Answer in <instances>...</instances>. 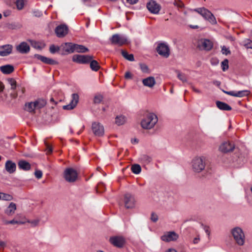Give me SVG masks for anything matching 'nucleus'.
<instances>
[{
  "label": "nucleus",
  "instance_id": "nucleus-1",
  "mask_svg": "<svg viewBox=\"0 0 252 252\" xmlns=\"http://www.w3.org/2000/svg\"><path fill=\"white\" fill-rule=\"evenodd\" d=\"M158 121V117L155 114L148 113L142 120L141 125L143 128L151 129L154 127Z\"/></svg>",
  "mask_w": 252,
  "mask_h": 252
},
{
  "label": "nucleus",
  "instance_id": "nucleus-2",
  "mask_svg": "<svg viewBox=\"0 0 252 252\" xmlns=\"http://www.w3.org/2000/svg\"><path fill=\"white\" fill-rule=\"evenodd\" d=\"M192 11H195L201 15L206 20L209 21L212 25H216L217 23L214 15L207 9L204 7L195 8Z\"/></svg>",
  "mask_w": 252,
  "mask_h": 252
},
{
  "label": "nucleus",
  "instance_id": "nucleus-3",
  "mask_svg": "<svg viewBox=\"0 0 252 252\" xmlns=\"http://www.w3.org/2000/svg\"><path fill=\"white\" fill-rule=\"evenodd\" d=\"M78 173L73 168H66L63 172V178L68 183H74L78 179Z\"/></svg>",
  "mask_w": 252,
  "mask_h": 252
},
{
  "label": "nucleus",
  "instance_id": "nucleus-4",
  "mask_svg": "<svg viewBox=\"0 0 252 252\" xmlns=\"http://www.w3.org/2000/svg\"><path fill=\"white\" fill-rule=\"evenodd\" d=\"M231 233L236 243L240 246H242L245 243V235L242 229L236 227L231 230Z\"/></svg>",
  "mask_w": 252,
  "mask_h": 252
},
{
  "label": "nucleus",
  "instance_id": "nucleus-5",
  "mask_svg": "<svg viewBox=\"0 0 252 252\" xmlns=\"http://www.w3.org/2000/svg\"><path fill=\"white\" fill-rule=\"evenodd\" d=\"M193 170L196 172L202 171L205 166V159L203 157H196L192 161Z\"/></svg>",
  "mask_w": 252,
  "mask_h": 252
},
{
  "label": "nucleus",
  "instance_id": "nucleus-6",
  "mask_svg": "<svg viewBox=\"0 0 252 252\" xmlns=\"http://www.w3.org/2000/svg\"><path fill=\"white\" fill-rule=\"evenodd\" d=\"M112 44L121 46L128 43L127 37L122 34H115L110 38Z\"/></svg>",
  "mask_w": 252,
  "mask_h": 252
},
{
  "label": "nucleus",
  "instance_id": "nucleus-7",
  "mask_svg": "<svg viewBox=\"0 0 252 252\" xmlns=\"http://www.w3.org/2000/svg\"><path fill=\"white\" fill-rule=\"evenodd\" d=\"M213 46L214 44L211 40L205 38L200 39L197 44V48L200 50L206 51H210L213 48Z\"/></svg>",
  "mask_w": 252,
  "mask_h": 252
},
{
  "label": "nucleus",
  "instance_id": "nucleus-8",
  "mask_svg": "<svg viewBox=\"0 0 252 252\" xmlns=\"http://www.w3.org/2000/svg\"><path fill=\"white\" fill-rule=\"evenodd\" d=\"M93 58L92 56L90 55H74L72 61L80 64H87L91 62Z\"/></svg>",
  "mask_w": 252,
  "mask_h": 252
},
{
  "label": "nucleus",
  "instance_id": "nucleus-9",
  "mask_svg": "<svg viewBox=\"0 0 252 252\" xmlns=\"http://www.w3.org/2000/svg\"><path fill=\"white\" fill-rule=\"evenodd\" d=\"M157 51L158 54L164 58H168L170 55V49L168 45L165 43H160L157 47Z\"/></svg>",
  "mask_w": 252,
  "mask_h": 252
},
{
  "label": "nucleus",
  "instance_id": "nucleus-10",
  "mask_svg": "<svg viewBox=\"0 0 252 252\" xmlns=\"http://www.w3.org/2000/svg\"><path fill=\"white\" fill-rule=\"evenodd\" d=\"M136 200L134 197L129 193H126L124 196L125 206L127 209H132L135 206Z\"/></svg>",
  "mask_w": 252,
  "mask_h": 252
},
{
  "label": "nucleus",
  "instance_id": "nucleus-11",
  "mask_svg": "<svg viewBox=\"0 0 252 252\" xmlns=\"http://www.w3.org/2000/svg\"><path fill=\"white\" fill-rule=\"evenodd\" d=\"M178 238L179 235L174 231L167 232L161 237V239L166 242L175 241Z\"/></svg>",
  "mask_w": 252,
  "mask_h": 252
},
{
  "label": "nucleus",
  "instance_id": "nucleus-12",
  "mask_svg": "<svg viewBox=\"0 0 252 252\" xmlns=\"http://www.w3.org/2000/svg\"><path fill=\"white\" fill-rule=\"evenodd\" d=\"M92 130L95 136H102L104 133L103 126L99 123L94 122L92 124Z\"/></svg>",
  "mask_w": 252,
  "mask_h": 252
},
{
  "label": "nucleus",
  "instance_id": "nucleus-13",
  "mask_svg": "<svg viewBox=\"0 0 252 252\" xmlns=\"http://www.w3.org/2000/svg\"><path fill=\"white\" fill-rule=\"evenodd\" d=\"M79 101V95L77 94H73L71 95V100L70 103L63 106L64 110H72L77 105Z\"/></svg>",
  "mask_w": 252,
  "mask_h": 252
},
{
  "label": "nucleus",
  "instance_id": "nucleus-14",
  "mask_svg": "<svg viewBox=\"0 0 252 252\" xmlns=\"http://www.w3.org/2000/svg\"><path fill=\"white\" fill-rule=\"evenodd\" d=\"M68 27L64 24L57 26L55 29V32L58 37H63L68 33Z\"/></svg>",
  "mask_w": 252,
  "mask_h": 252
},
{
  "label": "nucleus",
  "instance_id": "nucleus-15",
  "mask_svg": "<svg viewBox=\"0 0 252 252\" xmlns=\"http://www.w3.org/2000/svg\"><path fill=\"white\" fill-rule=\"evenodd\" d=\"M110 242L114 246L118 247H122L125 243V239L122 236H115L110 238Z\"/></svg>",
  "mask_w": 252,
  "mask_h": 252
},
{
  "label": "nucleus",
  "instance_id": "nucleus-16",
  "mask_svg": "<svg viewBox=\"0 0 252 252\" xmlns=\"http://www.w3.org/2000/svg\"><path fill=\"white\" fill-rule=\"evenodd\" d=\"M148 9L152 13H158L160 7L155 1L151 0L147 4Z\"/></svg>",
  "mask_w": 252,
  "mask_h": 252
},
{
  "label": "nucleus",
  "instance_id": "nucleus-17",
  "mask_svg": "<svg viewBox=\"0 0 252 252\" xmlns=\"http://www.w3.org/2000/svg\"><path fill=\"white\" fill-rule=\"evenodd\" d=\"M223 92L229 95L235 96V97H242L246 96H248L249 95L250 92L248 90H243V91H239L237 92L235 91H223Z\"/></svg>",
  "mask_w": 252,
  "mask_h": 252
},
{
  "label": "nucleus",
  "instance_id": "nucleus-18",
  "mask_svg": "<svg viewBox=\"0 0 252 252\" xmlns=\"http://www.w3.org/2000/svg\"><path fill=\"white\" fill-rule=\"evenodd\" d=\"M13 49V46L10 44H6L0 46V56H7L10 54Z\"/></svg>",
  "mask_w": 252,
  "mask_h": 252
},
{
  "label": "nucleus",
  "instance_id": "nucleus-19",
  "mask_svg": "<svg viewBox=\"0 0 252 252\" xmlns=\"http://www.w3.org/2000/svg\"><path fill=\"white\" fill-rule=\"evenodd\" d=\"M220 150L223 153H227L232 151L234 149V145L229 142L222 143L220 146Z\"/></svg>",
  "mask_w": 252,
  "mask_h": 252
},
{
  "label": "nucleus",
  "instance_id": "nucleus-20",
  "mask_svg": "<svg viewBox=\"0 0 252 252\" xmlns=\"http://www.w3.org/2000/svg\"><path fill=\"white\" fill-rule=\"evenodd\" d=\"M5 169L8 173L12 174L16 171V164L12 160H8L5 163Z\"/></svg>",
  "mask_w": 252,
  "mask_h": 252
},
{
  "label": "nucleus",
  "instance_id": "nucleus-21",
  "mask_svg": "<svg viewBox=\"0 0 252 252\" xmlns=\"http://www.w3.org/2000/svg\"><path fill=\"white\" fill-rule=\"evenodd\" d=\"M34 58L48 64H55L57 63L56 61L52 59L47 58L39 54H35Z\"/></svg>",
  "mask_w": 252,
  "mask_h": 252
},
{
  "label": "nucleus",
  "instance_id": "nucleus-22",
  "mask_svg": "<svg viewBox=\"0 0 252 252\" xmlns=\"http://www.w3.org/2000/svg\"><path fill=\"white\" fill-rule=\"evenodd\" d=\"M30 46L28 44L25 42H21L16 47V50L22 54H26L30 51Z\"/></svg>",
  "mask_w": 252,
  "mask_h": 252
},
{
  "label": "nucleus",
  "instance_id": "nucleus-23",
  "mask_svg": "<svg viewBox=\"0 0 252 252\" xmlns=\"http://www.w3.org/2000/svg\"><path fill=\"white\" fill-rule=\"evenodd\" d=\"M142 83L144 86L152 88L156 84V81L154 77H148L142 80Z\"/></svg>",
  "mask_w": 252,
  "mask_h": 252
},
{
  "label": "nucleus",
  "instance_id": "nucleus-24",
  "mask_svg": "<svg viewBox=\"0 0 252 252\" xmlns=\"http://www.w3.org/2000/svg\"><path fill=\"white\" fill-rule=\"evenodd\" d=\"M72 43H65L62 45L63 50L67 53H72L74 52V45Z\"/></svg>",
  "mask_w": 252,
  "mask_h": 252
},
{
  "label": "nucleus",
  "instance_id": "nucleus-25",
  "mask_svg": "<svg viewBox=\"0 0 252 252\" xmlns=\"http://www.w3.org/2000/svg\"><path fill=\"white\" fill-rule=\"evenodd\" d=\"M0 71L5 74H8L12 73L14 70V67L10 64H7L0 67Z\"/></svg>",
  "mask_w": 252,
  "mask_h": 252
},
{
  "label": "nucleus",
  "instance_id": "nucleus-26",
  "mask_svg": "<svg viewBox=\"0 0 252 252\" xmlns=\"http://www.w3.org/2000/svg\"><path fill=\"white\" fill-rule=\"evenodd\" d=\"M18 165L20 169L25 171L29 170L31 168L30 163L25 160H20L18 162Z\"/></svg>",
  "mask_w": 252,
  "mask_h": 252
},
{
  "label": "nucleus",
  "instance_id": "nucleus-27",
  "mask_svg": "<svg viewBox=\"0 0 252 252\" xmlns=\"http://www.w3.org/2000/svg\"><path fill=\"white\" fill-rule=\"evenodd\" d=\"M217 106L221 110L230 111L232 108L230 106L225 102L218 101L216 102Z\"/></svg>",
  "mask_w": 252,
  "mask_h": 252
},
{
  "label": "nucleus",
  "instance_id": "nucleus-28",
  "mask_svg": "<svg viewBox=\"0 0 252 252\" xmlns=\"http://www.w3.org/2000/svg\"><path fill=\"white\" fill-rule=\"evenodd\" d=\"M16 209V204L13 202H11L8 207L5 211V214L10 216L13 215Z\"/></svg>",
  "mask_w": 252,
  "mask_h": 252
},
{
  "label": "nucleus",
  "instance_id": "nucleus-29",
  "mask_svg": "<svg viewBox=\"0 0 252 252\" xmlns=\"http://www.w3.org/2000/svg\"><path fill=\"white\" fill-rule=\"evenodd\" d=\"M34 101L26 103L25 105V110L30 113H34L36 109Z\"/></svg>",
  "mask_w": 252,
  "mask_h": 252
},
{
  "label": "nucleus",
  "instance_id": "nucleus-30",
  "mask_svg": "<svg viewBox=\"0 0 252 252\" xmlns=\"http://www.w3.org/2000/svg\"><path fill=\"white\" fill-rule=\"evenodd\" d=\"M74 46V52L83 53L89 51L88 48L82 45L75 44Z\"/></svg>",
  "mask_w": 252,
  "mask_h": 252
},
{
  "label": "nucleus",
  "instance_id": "nucleus-31",
  "mask_svg": "<svg viewBox=\"0 0 252 252\" xmlns=\"http://www.w3.org/2000/svg\"><path fill=\"white\" fill-rule=\"evenodd\" d=\"M36 109H40L46 104V101L43 99H38L34 101Z\"/></svg>",
  "mask_w": 252,
  "mask_h": 252
},
{
  "label": "nucleus",
  "instance_id": "nucleus-32",
  "mask_svg": "<svg viewBox=\"0 0 252 252\" xmlns=\"http://www.w3.org/2000/svg\"><path fill=\"white\" fill-rule=\"evenodd\" d=\"M121 53L123 57L126 60L131 62L134 61V58L133 54H129L126 51L124 50H122L121 51Z\"/></svg>",
  "mask_w": 252,
  "mask_h": 252
},
{
  "label": "nucleus",
  "instance_id": "nucleus-33",
  "mask_svg": "<svg viewBox=\"0 0 252 252\" xmlns=\"http://www.w3.org/2000/svg\"><path fill=\"white\" fill-rule=\"evenodd\" d=\"M90 63V67L92 70L97 71L100 68L98 62L95 60H91Z\"/></svg>",
  "mask_w": 252,
  "mask_h": 252
},
{
  "label": "nucleus",
  "instance_id": "nucleus-34",
  "mask_svg": "<svg viewBox=\"0 0 252 252\" xmlns=\"http://www.w3.org/2000/svg\"><path fill=\"white\" fill-rule=\"evenodd\" d=\"M126 118L125 116H117L116 118L115 123L117 125L120 126V125H122L124 124L126 122Z\"/></svg>",
  "mask_w": 252,
  "mask_h": 252
},
{
  "label": "nucleus",
  "instance_id": "nucleus-35",
  "mask_svg": "<svg viewBox=\"0 0 252 252\" xmlns=\"http://www.w3.org/2000/svg\"><path fill=\"white\" fill-rule=\"evenodd\" d=\"M131 170L133 173L138 174L141 171V168L139 164H135L132 165Z\"/></svg>",
  "mask_w": 252,
  "mask_h": 252
},
{
  "label": "nucleus",
  "instance_id": "nucleus-36",
  "mask_svg": "<svg viewBox=\"0 0 252 252\" xmlns=\"http://www.w3.org/2000/svg\"><path fill=\"white\" fill-rule=\"evenodd\" d=\"M175 72L177 74V77L179 80L183 82H186L187 81V78L185 74L182 73L179 70H177Z\"/></svg>",
  "mask_w": 252,
  "mask_h": 252
},
{
  "label": "nucleus",
  "instance_id": "nucleus-37",
  "mask_svg": "<svg viewBox=\"0 0 252 252\" xmlns=\"http://www.w3.org/2000/svg\"><path fill=\"white\" fill-rule=\"evenodd\" d=\"M12 199L13 197L12 195L0 192V199L6 201H10L12 200Z\"/></svg>",
  "mask_w": 252,
  "mask_h": 252
},
{
  "label": "nucleus",
  "instance_id": "nucleus-38",
  "mask_svg": "<svg viewBox=\"0 0 252 252\" xmlns=\"http://www.w3.org/2000/svg\"><path fill=\"white\" fill-rule=\"evenodd\" d=\"M16 5L17 8L19 10H21L23 8L25 5L24 0H17L16 1Z\"/></svg>",
  "mask_w": 252,
  "mask_h": 252
},
{
  "label": "nucleus",
  "instance_id": "nucleus-39",
  "mask_svg": "<svg viewBox=\"0 0 252 252\" xmlns=\"http://www.w3.org/2000/svg\"><path fill=\"white\" fill-rule=\"evenodd\" d=\"M8 83L11 86L12 90H15L16 88V81L13 78H9L7 79Z\"/></svg>",
  "mask_w": 252,
  "mask_h": 252
},
{
  "label": "nucleus",
  "instance_id": "nucleus-40",
  "mask_svg": "<svg viewBox=\"0 0 252 252\" xmlns=\"http://www.w3.org/2000/svg\"><path fill=\"white\" fill-rule=\"evenodd\" d=\"M222 69L223 71H226L228 68V61L227 59L224 60L221 63Z\"/></svg>",
  "mask_w": 252,
  "mask_h": 252
},
{
  "label": "nucleus",
  "instance_id": "nucleus-41",
  "mask_svg": "<svg viewBox=\"0 0 252 252\" xmlns=\"http://www.w3.org/2000/svg\"><path fill=\"white\" fill-rule=\"evenodd\" d=\"M244 46L247 48L252 49V41L250 39H246L244 40Z\"/></svg>",
  "mask_w": 252,
  "mask_h": 252
},
{
  "label": "nucleus",
  "instance_id": "nucleus-42",
  "mask_svg": "<svg viewBox=\"0 0 252 252\" xmlns=\"http://www.w3.org/2000/svg\"><path fill=\"white\" fill-rule=\"evenodd\" d=\"M103 96L101 94H97L95 95L94 99V103H100L102 100Z\"/></svg>",
  "mask_w": 252,
  "mask_h": 252
},
{
  "label": "nucleus",
  "instance_id": "nucleus-43",
  "mask_svg": "<svg viewBox=\"0 0 252 252\" xmlns=\"http://www.w3.org/2000/svg\"><path fill=\"white\" fill-rule=\"evenodd\" d=\"M60 48L58 46H56L54 45H51L50 46L49 50L52 54H55L56 52L59 51Z\"/></svg>",
  "mask_w": 252,
  "mask_h": 252
},
{
  "label": "nucleus",
  "instance_id": "nucleus-44",
  "mask_svg": "<svg viewBox=\"0 0 252 252\" xmlns=\"http://www.w3.org/2000/svg\"><path fill=\"white\" fill-rule=\"evenodd\" d=\"M141 159L144 161L146 163H149L152 160V158L151 157L147 156V155H143L141 157Z\"/></svg>",
  "mask_w": 252,
  "mask_h": 252
},
{
  "label": "nucleus",
  "instance_id": "nucleus-45",
  "mask_svg": "<svg viewBox=\"0 0 252 252\" xmlns=\"http://www.w3.org/2000/svg\"><path fill=\"white\" fill-rule=\"evenodd\" d=\"M221 53L223 54H224L225 55H227L228 54H230V50L228 48H227L226 47H225V46H223L222 47H221Z\"/></svg>",
  "mask_w": 252,
  "mask_h": 252
},
{
  "label": "nucleus",
  "instance_id": "nucleus-46",
  "mask_svg": "<svg viewBox=\"0 0 252 252\" xmlns=\"http://www.w3.org/2000/svg\"><path fill=\"white\" fill-rule=\"evenodd\" d=\"M151 220L153 222H157L158 220V216L157 214L154 213H152L151 216Z\"/></svg>",
  "mask_w": 252,
  "mask_h": 252
},
{
  "label": "nucleus",
  "instance_id": "nucleus-47",
  "mask_svg": "<svg viewBox=\"0 0 252 252\" xmlns=\"http://www.w3.org/2000/svg\"><path fill=\"white\" fill-rule=\"evenodd\" d=\"M34 175H35V176L37 179H40L42 177V172L40 170H36V171H35Z\"/></svg>",
  "mask_w": 252,
  "mask_h": 252
},
{
  "label": "nucleus",
  "instance_id": "nucleus-48",
  "mask_svg": "<svg viewBox=\"0 0 252 252\" xmlns=\"http://www.w3.org/2000/svg\"><path fill=\"white\" fill-rule=\"evenodd\" d=\"M39 220H32L29 221V222L31 223L32 226H36L39 223Z\"/></svg>",
  "mask_w": 252,
  "mask_h": 252
},
{
  "label": "nucleus",
  "instance_id": "nucleus-49",
  "mask_svg": "<svg viewBox=\"0 0 252 252\" xmlns=\"http://www.w3.org/2000/svg\"><path fill=\"white\" fill-rule=\"evenodd\" d=\"M140 68L143 72H147L148 71V67L145 64H140Z\"/></svg>",
  "mask_w": 252,
  "mask_h": 252
},
{
  "label": "nucleus",
  "instance_id": "nucleus-50",
  "mask_svg": "<svg viewBox=\"0 0 252 252\" xmlns=\"http://www.w3.org/2000/svg\"><path fill=\"white\" fill-rule=\"evenodd\" d=\"M47 154H50L52 152V147L48 144H46V150Z\"/></svg>",
  "mask_w": 252,
  "mask_h": 252
},
{
  "label": "nucleus",
  "instance_id": "nucleus-51",
  "mask_svg": "<svg viewBox=\"0 0 252 252\" xmlns=\"http://www.w3.org/2000/svg\"><path fill=\"white\" fill-rule=\"evenodd\" d=\"M18 223H21V222L20 221H18L15 220H11L10 221H7L6 222V224H18Z\"/></svg>",
  "mask_w": 252,
  "mask_h": 252
},
{
  "label": "nucleus",
  "instance_id": "nucleus-52",
  "mask_svg": "<svg viewBox=\"0 0 252 252\" xmlns=\"http://www.w3.org/2000/svg\"><path fill=\"white\" fill-rule=\"evenodd\" d=\"M33 46L34 47V48H37V49H42V46H41V44H40L38 42H35L34 43Z\"/></svg>",
  "mask_w": 252,
  "mask_h": 252
},
{
  "label": "nucleus",
  "instance_id": "nucleus-53",
  "mask_svg": "<svg viewBox=\"0 0 252 252\" xmlns=\"http://www.w3.org/2000/svg\"><path fill=\"white\" fill-rule=\"evenodd\" d=\"M126 0V2L130 4H134L138 1V0Z\"/></svg>",
  "mask_w": 252,
  "mask_h": 252
},
{
  "label": "nucleus",
  "instance_id": "nucleus-54",
  "mask_svg": "<svg viewBox=\"0 0 252 252\" xmlns=\"http://www.w3.org/2000/svg\"><path fill=\"white\" fill-rule=\"evenodd\" d=\"M125 77L126 79H130L131 78V74L130 72H126L125 73Z\"/></svg>",
  "mask_w": 252,
  "mask_h": 252
},
{
  "label": "nucleus",
  "instance_id": "nucleus-55",
  "mask_svg": "<svg viewBox=\"0 0 252 252\" xmlns=\"http://www.w3.org/2000/svg\"><path fill=\"white\" fill-rule=\"evenodd\" d=\"M178 7L182 8L184 6V3L182 1H179V2H176L175 4Z\"/></svg>",
  "mask_w": 252,
  "mask_h": 252
},
{
  "label": "nucleus",
  "instance_id": "nucleus-56",
  "mask_svg": "<svg viewBox=\"0 0 252 252\" xmlns=\"http://www.w3.org/2000/svg\"><path fill=\"white\" fill-rule=\"evenodd\" d=\"M199 241H200V239L199 237H195V238H194V239L193 240V244H196L198 243Z\"/></svg>",
  "mask_w": 252,
  "mask_h": 252
},
{
  "label": "nucleus",
  "instance_id": "nucleus-57",
  "mask_svg": "<svg viewBox=\"0 0 252 252\" xmlns=\"http://www.w3.org/2000/svg\"><path fill=\"white\" fill-rule=\"evenodd\" d=\"M192 90H193L194 92H195V93H198V94H200V93H201V91H200L199 90H198V89H196V88H194V87H192Z\"/></svg>",
  "mask_w": 252,
  "mask_h": 252
},
{
  "label": "nucleus",
  "instance_id": "nucleus-58",
  "mask_svg": "<svg viewBox=\"0 0 252 252\" xmlns=\"http://www.w3.org/2000/svg\"><path fill=\"white\" fill-rule=\"evenodd\" d=\"M3 89H4V85L2 82H0V92H2Z\"/></svg>",
  "mask_w": 252,
  "mask_h": 252
},
{
  "label": "nucleus",
  "instance_id": "nucleus-59",
  "mask_svg": "<svg viewBox=\"0 0 252 252\" xmlns=\"http://www.w3.org/2000/svg\"><path fill=\"white\" fill-rule=\"evenodd\" d=\"M205 230L206 233L207 234V235H209L210 234V231H209V227L208 226L205 227Z\"/></svg>",
  "mask_w": 252,
  "mask_h": 252
},
{
  "label": "nucleus",
  "instance_id": "nucleus-60",
  "mask_svg": "<svg viewBox=\"0 0 252 252\" xmlns=\"http://www.w3.org/2000/svg\"><path fill=\"white\" fill-rule=\"evenodd\" d=\"M166 252H177L174 249H170Z\"/></svg>",
  "mask_w": 252,
  "mask_h": 252
},
{
  "label": "nucleus",
  "instance_id": "nucleus-61",
  "mask_svg": "<svg viewBox=\"0 0 252 252\" xmlns=\"http://www.w3.org/2000/svg\"><path fill=\"white\" fill-rule=\"evenodd\" d=\"M190 27L191 28H192V29H197L198 28V26H197V25H195V26L190 25Z\"/></svg>",
  "mask_w": 252,
  "mask_h": 252
},
{
  "label": "nucleus",
  "instance_id": "nucleus-62",
  "mask_svg": "<svg viewBox=\"0 0 252 252\" xmlns=\"http://www.w3.org/2000/svg\"><path fill=\"white\" fill-rule=\"evenodd\" d=\"M5 246V243L3 241H0V247H4Z\"/></svg>",
  "mask_w": 252,
  "mask_h": 252
},
{
  "label": "nucleus",
  "instance_id": "nucleus-63",
  "mask_svg": "<svg viewBox=\"0 0 252 252\" xmlns=\"http://www.w3.org/2000/svg\"><path fill=\"white\" fill-rule=\"evenodd\" d=\"M131 142L132 143H133L134 142L137 143L138 141H137L136 139H132L131 140Z\"/></svg>",
  "mask_w": 252,
  "mask_h": 252
},
{
  "label": "nucleus",
  "instance_id": "nucleus-64",
  "mask_svg": "<svg viewBox=\"0 0 252 252\" xmlns=\"http://www.w3.org/2000/svg\"><path fill=\"white\" fill-rule=\"evenodd\" d=\"M97 252H103V251H97Z\"/></svg>",
  "mask_w": 252,
  "mask_h": 252
}]
</instances>
